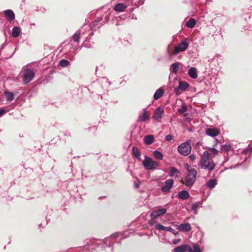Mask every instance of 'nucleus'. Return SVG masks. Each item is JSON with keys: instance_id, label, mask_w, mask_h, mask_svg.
<instances>
[{"instance_id": "nucleus-19", "label": "nucleus", "mask_w": 252, "mask_h": 252, "mask_svg": "<svg viewBox=\"0 0 252 252\" xmlns=\"http://www.w3.org/2000/svg\"><path fill=\"white\" fill-rule=\"evenodd\" d=\"M178 197L182 200H186L189 196V194L187 190H183L178 193Z\"/></svg>"}, {"instance_id": "nucleus-10", "label": "nucleus", "mask_w": 252, "mask_h": 252, "mask_svg": "<svg viewBox=\"0 0 252 252\" xmlns=\"http://www.w3.org/2000/svg\"><path fill=\"white\" fill-rule=\"evenodd\" d=\"M164 113V108L162 106L158 107L155 111L153 118L158 122H159Z\"/></svg>"}, {"instance_id": "nucleus-36", "label": "nucleus", "mask_w": 252, "mask_h": 252, "mask_svg": "<svg viewBox=\"0 0 252 252\" xmlns=\"http://www.w3.org/2000/svg\"><path fill=\"white\" fill-rule=\"evenodd\" d=\"M89 42V41H85L82 44L81 47H84L87 48H92V45Z\"/></svg>"}, {"instance_id": "nucleus-20", "label": "nucleus", "mask_w": 252, "mask_h": 252, "mask_svg": "<svg viewBox=\"0 0 252 252\" xmlns=\"http://www.w3.org/2000/svg\"><path fill=\"white\" fill-rule=\"evenodd\" d=\"M188 252H202V251L197 244L193 243L192 247L189 246Z\"/></svg>"}, {"instance_id": "nucleus-46", "label": "nucleus", "mask_w": 252, "mask_h": 252, "mask_svg": "<svg viewBox=\"0 0 252 252\" xmlns=\"http://www.w3.org/2000/svg\"><path fill=\"white\" fill-rule=\"evenodd\" d=\"M126 232H125L124 233L123 235H124V237H122V236H121V238H120V241L121 240H122L123 239H124V238H126V237H127V234H126Z\"/></svg>"}, {"instance_id": "nucleus-16", "label": "nucleus", "mask_w": 252, "mask_h": 252, "mask_svg": "<svg viewBox=\"0 0 252 252\" xmlns=\"http://www.w3.org/2000/svg\"><path fill=\"white\" fill-rule=\"evenodd\" d=\"M189 246L188 245H183L179 246H177L175 248L173 252H186L188 251Z\"/></svg>"}, {"instance_id": "nucleus-22", "label": "nucleus", "mask_w": 252, "mask_h": 252, "mask_svg": "<svg viewBox=\"0 0 252 252\" xmlns=\"http://www.w3.org/2000/svg\"><path fill=\"white\" fill-rule=\"evenodd\" d=\"M164 91L162 88L158 89L154 94V98L155 100L159 99L164 94Z\"/></svg>"}, {"instance_id": "nucleus-43", "label": "nucleus", "mask_w": 252, "mask_h": 252, "mask_svg": "<svg viewBox=\"0 0 252 252\" xmlns=\"http://www.w3.org/2000/svg\"><path fill=\"white\" fill-rule=\"evenodd\" d=\"M179 90H180V89L179 88V86L178 87H176L174 88V92L177 95L179 94V93L178 92Z\"/></svg>"}, {"instance_id": "nucleus-7", "label": "nucleus", "mask_w": 252, "mask_h": 252, "mask_svg": "<svg viewBox=\"0 0 252 252\" xmlns=\"http://www.w3.org/2000/svg\"><path fill=\"white\" fill-rule=\"evenodd\" d=\"M35 73L31 69H27L24 72L23 82L26 84L31 82L34 77Z\"/></svg>"}, {"instance_id": "nucleus-11", "label": "nucleus", "mask_w": 252, "mask_h": 252, "mask_svg": "<svg viewBox=\"0 0 252 252\" xmlns=\"http://www.w3.org/2000/svg\"><path fill=\"white\" fill-rule=\"evenodd\" d=\"M206 135L211 137H215L220 133V131L216 128H207L206 129Z\"/></svg>"}, {"instance_id": "nucleus-13", "label": "nucleus", "mask_w": 252, "mask_h": 252, "mask_svg": "<svg viewBox=\"0 0 252 252\" xmlns=\"http://www.w3.org/2000/svg\"><path fill=\"white\" fill-rule=\"evenodd\" d=\"M177 228L179 230L181 231L189 232L191 229V227L189 223H182L178 226Z\"/></svg>"}, {"instance_id": "nucleus-4", "label": "nucleus", "mask_w": 252, "mask_h": 252, "mask_svg": "<svg viewBox=\"0 0 252 252\" xmlns=\"http://www.w3.org/2000/svg\"><path fill=\"white\" fill-rule=\"evenodd\" d=\"M142 163L145 169L147 170L156 169L159 165L158 161L154 160L152 158L146 155L145 156V159L143 160Z\"/></svg>"}, {"instance_id": "nucleus-51", "label": "nucleus", "mask_w": 252, "mask_h": 252, "mask_svg": "<svg viewBox=\"0 0 252 252\" xmlns=\"http://www.w3.org/2000/svg\"><path fill=\"white\" fill-rule=\"evenodd\" d=\"M131 19H134V20H136L137 19L136 16L134 14H132L131 16Z\"/></svg>"}, {"instance_id": "nucleus-49", "label": "nucleus", "mask_w": 252, "mask_h": 252, "mask_svg": "<svg viewBox=\"0 0 252 252\" xmlns=\"http://www.w3.org/2000/svg\"><path fill=\"white\" fill-rule=\"evenodd\" d=\"M171 232L173 234H174L175 235H177L178 234V232L175 231L174 229H173V231Z\"/></svg>"}, {"instance_id": "nucleus-26", "label": "nucleus", "mask_w": 252, "mask_h": 252, "mask_svg": "<svg viewBox=\"0 0 252 252\" xmlns=\"http://www.w3.org/2000/svg\"><path fill=\"white\" fill-rule=\"evenodd\" d=\"M21 33V29L17 26H14L12 31V36L13 37L17 38L19 36Z\"/></svg>"}, {"instance_id": "nucleus-40", "label": "nucleus", "mask_w": 252, "mask_h": 252, "mask_svg": "<svg viewBox=\"0 0 252 252\" xmlns=\"http://www.w3.org/2000/svg\"><path fill=\"white\" fill-rule=\"evenodd\" d=\"M119 237H120V234H116V233H114V234H113L112 235H111L110 237V238L111 239H114V238H118Z\"/></svg>"}, {"instance_id": "nucleus-42", "label": "nucleus", "mask_w": 252, "mask_h": 252, "mask_svg": "<svg viewBox=\"0 0 252 252\" xmlns=\"http://www.w3.org/2000/svg\"><path fill=\"white\" fill-rule=\"evenodd\" d=\"M189 158L191 161H193L195 159V156L193 154L190 155Z\"/></svg>"}, {"instance_id": "nucleus-18", "label": "nucleus", "mask_w": 252, "mask_h": 252, "mask_svg": "<svg viewBox=\"0 0 252 252\" xmlns=\"http://www.w3.org/2000/svg\"><path fill=\"white\" fill-rule=\"evenodd\" d=\"M155 227L159 231H173V229L171 227H166L159 223L156 224Z\"/></svg>"}, {"instance_id": "nucleus-5", "label": "nucleus", "mask_w": 252, "mask_h": 252, "mask_svg": "<svg viewBox=\"0 0 252 252\" xmlns=\"http://www.w3.org/2000/svg\"><path fill=\"white\" fill-rule=\"evenodd\" d=\"M189 45V41L188 38H186L185 40L182 41L180 43L178 44V46L175 47L173 54L177 55L179 53L181 52H183L185 51Z\"/></svg>"}, {"instance_id": "nucleus-3", "label": "nucleus", "mask_w": 252, "mask_h": 252, "mask_svg": "<svg viewBox=\"0 0 252 252\" xmlns=\"http://www.w3.org/2000/svg\"><path fill=\"white\" fill-rule=\"evenodd\" d=\"M129 3H131L132 5L138 7L140 5L143 4L144 1L139 0H127L126 3H118L116 4L114 9L118 12H124L129 6Z\"/></svg>"}, {"instance_id": "nucleus-9", "label": "nucleus", "mask_w": 252, "mask_h": 252, "mask_svg": "<svg viewBox=\"0 0 252 252\" xmlns=\"http://www.w3.org/2000/svg\"><path fill=\"white\" fill-rule=\"evenodd\" d=\"M183 67V63L181 62H177L170 65L169 70L171 72L176 74L178 72L179 70L182 69Z\"/></svg>"}, {"instance_id": "nucleus-50", "label": "nucleus", "mask_w": 252, "mask_h": 252, "mask_svg": "<svg viewBox=\"0 0 252 252\" xmlns=\"http://www.w3.org/2000/svg\"><path fill=\"white\" fill-rule=\"evenodd\" d=\"M102 20V17H97L95 20H97L98 23H99Z\"/></svg>"}, {"instance_id": "nucleus-23", "label": "nucleus", "mask_w": 252, "mask_h": 252, "mask_svg": "<svg viewBox=\"0 0 252 252\" xmlns=\"http://www.w3.org/2000/svg\"><path fill=\"white\" fill-rule=\"evenodd\" d=\"M188 74L190 77L192 79L197 78L198 75L197 73V69L193 67H191L188 71Z\"/></svg>"}, {"instance_id": "nucleus-31", "label": "nucleus", "mask_w": 252, "mask_h": 252, "mask_svg": "<svg viewBox=\"0 0 252 252\" xmlns=\"http://www.w3.org/2000/svg\"><path fill=\"white\" fill-rule=\"evenodd\" d=\"M153 155L156 159L159 160H162L163 157L162 154L158 150L154 151Z\"/></svg>"}, {"instance_id": "nucleus-38", "label": "nucleus", "mask_w": 252, "mask_h": 252, "mask_svg": "<svg viewBox=\"0 0 252 252\" xmlns=\"http://www.w3.org/2000/svg\"><path fill=\"white\" fill-rule=\"evenodd\" d=\"M173 139V136L171 134H168L165 137V140L167 141H170Z\"/></svg>"}, {"instance_id": "nucleus-54", "label": "nucleus", "mask_w": 252, "mask_h": 252, "mask_svg": "<svg viewBox=\"0 0 252 252\" xmlns=\"http://www.w3.org/2000/svg\"><path fill=\"white\" fill-rule=\"evenodd\" d=\"M213 59H214V58L210 59H209V60H208V61L209 62H212V61H213Z\"/></svg>"}, {"instance_id": "nucleus-37", "label": "nucleus", "mask_w": 252, "mask_h": 252, "mask_svg": "<svg viewBox=\"0 0 252 252\" xmlns=\"http://www.w3.org/2000/svg\"><path fill=\"white\" fill-rule=\"evenodd\" d=\"M211 153L213 154L214 156H215L218 154L219 151L214 148H211L209 149Z\"/></svg>"}, {"instance_id": "nucleus-34", "label": "nucleus", "mask_w": 252, "mask_h": 252, "mask_svg": "<svg viewBox=\"0 0 252 252\" xmlns=\"http://www.w3.org/2000/svg\"><path fill=\"white\" fill-rule=\"evenodd\" d=\"M59 64L62 67H66L67 66H68L69 65V62L66 60L62 59L60 61Z\"/></svg>"}, {"instance_id": "nucleus-15", "label": "nucleus", "mask_w": 252, "mask_h": 252, "mask_svg": "<svg viewBox=\"0 0 252 252\" xmlns=\"http://www.w3.org/2000/svg\"><path fill=\"white\" fill-rule=\"evenodd\" d=\"M150 119V116L148 112L147 111L146 108L143 109V113L142 115L139 116V120L141 122H144L148 121Z\"/></svg>"}, {"instance_id": "nucleus-29", "label": "nucleus", "mask_w": 252, "mask_h": 252, "mask_svg": "<svg viewBox=\"0 0 252 252\" xmlns=\"http://www.w3.org/2000/svg\"><path fill=\"white\" fill-rule=\"evenodd\" d=\"M178 86L180 90L185 91L189 88V84L186 82L180 81Z\"/></svg>"}, {"instance_id": "nucleus-52", "label": "nucleus", "mask_w": 252, "mask_h": 252, "mask_svg": "<svg viewBox=\"0 0 252 252\" xmlns=\"http://www.w3.org/2000/svg\"><path fill=\"white\" fill-rule=\"evenodd\" d=\"M108 21V16H106L105 18V21L103 22L104 23H106V22H107Z\"/></svg>"}, {"instance_id": "nucleus-55", "label": "nucleus", "mask_w": 252, "mask_h": 252, "mask_svg": "<svg viewBox=\"0 0 252 252\" xmlns=\"http://www.w3.org/2000/svg\"><path fill=\"white\" fill-rule=\"evenodd\" d=\"M4 47V44H2L0 47V49H3Z\"/></svg>"}, {"instance_id": "nucleus-32", "label": "nucleus", "mask_w": 252, "mask_h": 252, "mask_svg": "<svg viewBox=\"0 0 252 252\" xmlns=\"http://www.w3.org/2000/svg\"><path fill=\"white\" fill-rule=\"evenodd\" d=\"M179 173V171L174 166L170 167L169 176L171 177H173L176 174Z\"/></svg>"}, {"instance_id": "nucleus-47", "label": "nucleus", "mask_w": 252, "mask_h": 252, "mask_svg": "<svg viewBox=\"0 0 252 252\" xmlns=\"http://www.w3.org/2000/svg\"><path fill=\"white\" fill-rule=\"evenodd\" d=\"M240 164H241V163L240 164H237L236 165H235V166H231L229 168L230 169H233V168H237L238 167Z\"/></svg>"}, {"instance_id": "nucleus-44", "label": "nucleus", "mask_w": 252, "mask_h": 252, "mask_svg": "<svg viewBox=\"0 0 252 252\" xmlns=\"http://www.w3.org/2000/svg\"><path fill=\"white\" fill-rule=\"evenodd\" d=\"M180 241V239H175V240H174L173 241H172V243L174 245H177L179 243V242Z\"/></svg>"}, {"instance_id": "nucleus-30", "label": "nucleus", "mask_w": 252, "mask_h": 252, "mask_svg": "<svg viewBox=\"0 0 252 252\" xmlns=\"http://www.w3.org/2000/svg\"><path fill=\"white\" fill-rule=\"evenodd\" d=\"M196 23V20L193 18H190L189 21L186 23V26L190 29L193 28L195 27Z\"/></svg>"}, {"instance_id": "nucleus-35", "label": "nucleus", "mask_w": 252, "mask_h": 252, "mask_svg": "<svg viewBox=\"0 0 252 252\" xmlns=\"http://www.w3.org/2000/svg\"><path fill=\"white\" fill-rule=\"evenodd\" d=\"M187 107L186 105H183L181 108L178 109V112L180 114H183L187 111Z\"/></svg>"}, {"instance_id": "nucleus-21", "label": "nucleus", "mask_w": 252, "mask_h": 252, "mask_svg": "<svg viewBox=\"0 0 252 252\" xmlns=\"http://www.w3.org/2000/svg\"><path fill=\"white\" fill-rule=\"evenodd\" d=\"M3 14L9 18L10 21H12L15 19V14L12 10L7 9L3 11Z\"/></svg>"}, {"instance_id": "nucleus-12", "label": "nucleus", "mask_w": 252, "mask_h": 252, "mask_svg": "<svg viewBox=\"0 0 252 252\" xmlns=\"http://www.w3.org/2000/svg\"><path fill=\"white\" fill-rule=\"evenodd\" d=\"M166 212V209L162 208L153 211L151 214V217L152 219H156L158 217L164 215Z\"/></svg>"}, {"instance_id": "nucleus-41", "label": "nucleus", "mask_w": 252, "mask_h": 252, "mask_svg": "<svg viewBox=\"0 0 252 252\" xmlns=\"http://www.w3.org/2000/svg\"><path fill=\"white\" fill-rule=\"evenodd\" d=\"M98 23L97 20H94L92 22L91 26L92 27H96L98 25Z\"/></svg>"}, {"instance_id": "nucleus-24", "label": "nucleus", "mask_w": 252, "mask_h": 252, "mask_svg": "<svg viewBox=\"0 0 252 252\" xmlns=\"http://www.w3.org/2000/svg\"><path fill=\"white\" fill-rule=\"evenodd\" d=\"M132 153L134 157L138 159L141 160L140 156L141 155L140 151L136 147H133L132 148Z\"/></svg>"}, {"instance_id": "nucleus-25", "label": "nucleus", "mask_w": 252, "mask_h": 252, "mask_svg": "<svg viewBox=\"0 0 252 252\" xmlns=\"http://www.w3.org/2000/svg\"><path fill=\"white\" fill-rule=\"evenodd\" d=\"M4 94L6 97V100L8 102H11L14 100V94L7 91H4Z\"/></svg>"}, {"instance_id": "nucleus-39", "label": "nucleus", "mask_w": 252, "mask_h": 252, "mask_svg": "<svg viewBox=\"0 0 252 252\" xmlns=\"http://www.w3.org/2000/svg\"><path fill=\"white\" fill-rule=\"evenodd\" d=\"M6 113V111L5 108H0V117L4 115Z\"/></svg>"}, {"instance_id": "nucleus-57", "label": "nucleus", "mask_w": 252, "mask_h": 252, "mask_svg": "<svg viewBox=\"0 0 252 252\" xmlns=\"http://www.w3.org/2000/svg\"><path fill=\"white\" fill-rule=\"evenodd\" d=\"M134 8H135V7H132L130 8V9L133 10Z\"/></svg>"}, {"instance_id": "nucleus-53", "label": "nucleus", "mask_w": 252, "mask_h": 252, "mask_svg": "<svg viewBox=\"0 0 252 252\" xmlns=\"http://www.w3.org/2000/svg\"><path fill=\"white\" fill-rule=\"evenodd\" d=\"M243 153L244 154H247V153H248V150L247 149H245L244 150H243Z\"/></svg>"}, {"instance_id": "nucleus-45", "label": "nucleus", "mask_w": 252, "mask_h": 252, "mask_svg": "<svg viewBox=\"0 0 252 252\" xmlns=\"http://www.w3.org/2000/svg\"><path fill=\"white\" fill-rule=\"evenodd\" d=\"M134 185L135 188L137 189L139 187L140 183L136 182H134Z\"/></svg>"}, {"instance_id": "nucleus-28", "label": "nucleus", "mask_w": 252, "mask_h": 252, "mask_svg": "<svg viewBox=\"0 0 252 252\" xmlns=\"http://www.w3.org/2000/svg\"><path fill=\"white\" fill-rule=\"evenodd\" d=\"M154 136L152 135H147L144 137V141L146 144L151 145L154 141Z\"/></svg>"}, {"instance_id": "nucleus-2", "label": "nucleus", "mask_w": 252, "mask_h": 252, "mask_svg": "<svg viewBox=\"0 0 252 252\" xmlns=\"http://www.w3.org/2000/svg\"><path fill=\"white\" fill-rule=\"evenodd\" d=\"M187 171L188 173L185 178V180H182L181 182L187 187H190L196 181L197 172L195 168L189 169L188 168Z\"/></svg>"}, {"instance_id": "nucleus-17", "label": "nucleus", "mask_w": 252, "mask_h": 252, "mask_svg": "<svg viewBox=\"0 0 252 252\" xmlns=\"http://www.w3.org/2000/svg\"><path fill=\"white\" fill-rule=\"evenodd\" d=\"M217 185V180L216 179H212L208 180L205 184L206 186L209 189H214Z\"/></svg>"}, {"instance_id": "nucleus-1", "label": "nucleus", "mask_w": 252, "mask_h": 252, "mask_svg": "<svg viewBox=\"0 0 252 252\" xmlns=\"http://www.w3.org/2000/svg\"><path fill=\"white\" fill-rule=\"evenodd\" d=\"M200 165L202 169L212 171L214 169L216 164L213 159L210 157V154L208 151H205L201 156Z\"/></svg>"}, {"instance_id": "nucleus-6", "label": "nucleus", "mask_w": 252, "mask_h": 252, "mask_svg": "<svg viewBox=\"0 0 252 252\" xmlns=\"http://www.w3.org/2000/svg\"><path fill=\"white\" fill-rule=\"evenodd\" d=\"M191 148L190 144L186 142L182 143L178 146V151L182 155L184 156L189 155L191 152Z\"/></svg>"}, {"instance_id": "nucleus-58", "label": "nucleus", "mask_w": 252, "mask_h": 252, "mask_svg": "<svg viewBox=\"0 0 252 252\" xmlns=\"http://www.w3.org/2000/svg\"><path fill=\"white\" fill-rule=\"evenodd\" d=\"M93 32H92V33H91V35H93Z\"/></svg>"}, {"instance_id": "nucleus-48", "label": "nucleus", "mask_w": 252, "mask_h": 252, "mask_svg": "<svg viewBox=\"0 0 252 252\" xmlns=\"http://www.w3.org/2000/svg\"><path fill=\"white\" fill-rule=\"evenodd\" d=\"M166 51L168 55H170L171 53L169 50V46H168L166 48Z\"/></svg>"}, {"instance_id": "nucleus-56", "label": "nucleus", "mask_w": 252, "mask_h": 252, "mask_svg": "<svg viewBox=\"0 0 252 252\" xmlns=\"http://www.w3.org/2000/svg\"><path fill=\"white\" fill-rule=\"evenodd\" d=\"M64 135H68L69 136H70V133H69L68 134L67 133H65Z\"/></svg>"}, {"instance_id": "nucleus-8", "label": "nucleus", "mask_w": 252, "mask_h": 252, "mask_svg": "<svg viewBox=\"0 0 252 252\" xmlns=\"http://www.w3.org/2000/svg\"><path fill=\"white\" fill-rule=\"evenodd\" d=\"M173 184L174 181L173 179L167 180L165 182L164 186L161 188V191L165 194L168 193L172 188Z\"/></svg>"}, {"instance_id": "nucleus-33", "label": "nucleus", "mask_w": 252, "mask_h": 252, "mask_svg": "<svg viewBox=\"0 0 252 252\" xmlns=\"http://www.w3.org/2000/svg\"><path fill=\"white\" fill-rule=\"evenodd\" d=\"M232 149V147L230 145H221V150L223 152H228L230 151Z\"/></svg>"}, {"instance_id": "nucleus-14", "label": "nucleus", "mask_w": 252, "mask_h": 252, "mask_svg": "<svg viewBox=\"0 0 252 252\" xmlns=\"http://www.w3.org/2000/svg\"><path fill=\"white\" fill-rule=\"evenodd\" d=\"M85 34V32H82L81 29H79L77 31L72 35V40L75 42H79L80 38L81 35Z\"/></svg>"}, {"instance_id": "nucleus-27", "label": "nucleus", "mask_w": 252, "mask_h": 252, "mask_svg": "<svg viewBox=\"0 0 252 252\" xmlns=\"http://www.w3.org/2000/svg\"><path fill=\"white\" fill-rule=\"evenodd\" d=\"M202 202L201 201H198L195 202L192 204L191 207V210L193 211V214L195 215H197L198 213V208H199V206H201Z\"/></svg>"}]
</instances>
